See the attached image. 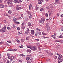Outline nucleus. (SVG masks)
I'll list each match as a JSON object with an SVG mask.
<instances>
[{
  "mask_svg": "<svg viewBox=\"0 0 63 63\" xmlns=\"http://www.w3.org/2000/svg\"><path fill=\"white\" fill-rule=\"evenodd\" d=\"M37 47H32V50H36V49H37Z\"/></svg>",
  "mask_w": 63,
  "mask_h": 63,
  "instance_id": "13",
  "label": "nucleus"
},
{
  "mask_svg": "<svg viewBox=\"0 0 63 63\" xmlns=\"http://www.w3.org/2000/svg\"><path fill=\"white\" fill-rule=\"evenodd\" d=\"M45 20V18L44 17H42L41 18V20L40 21V23H41L43 24Z\"/></svg>",
  "mask_w": 63,
  "mask_h": 63,
  "instance_id": "2",
  "label": "nucleus"
},
{
  "mask_svg": "<svg viewBox=\"0 0 63 63\" xmlns=\"http://www.w3.org/2000/svg\"><path fill=\"white\" fill-rule=\"evenodd\" d=\"M19 33L20 34H20H22V32H19Z\"/></svg>",
  "mask_w": 63,
  "mask_h": 63,
  "instance_id": "55",
  "label": "nucleus"
},
{
  "mask_svg": "<svg viewBox=\"0 0 63 63\" xmlns=\"http://www.w3.org/2000/svg\"><path fill=\"white\" fill-rule=\"evenodd\" d=\"M49 25V23H47L46 25L47 26H48V25Z\"/></svg>",
  "mask_w": 63,
  "mask_h": 63,
  "instance_id": "43",
  "label": "nucleus"
},
{
  "mask_svg": "<svg viewBox=\"0 0 63 63\" xmlns=\"http://www.w3.org/2000/svg\"><path fill=\"white\" fill-rule=\"evenodd\" d=\"M27 29L28 30H28V31L29 32V31H30V30L29 29V28H27Z\"/></svg>",
  "mask_w": 63,
  "mask_h": 63,
  "instance_id": "53",
  "label": "nucleus"
},
{
  "mask_svg": "<svg viewBox=\"0 0 63 63\" xmlns=\"http://www.w3.org/2000/svg\"><path fill=\"white\" fill-rule=\"evenodd\" d=\"M4 5L3 4H0V8H4Z\"/></svg>",
  "mask_w": 63,
  "mask_h": 63,
  "instance_id": "7",
  "label": "nucleus"
},
{
  "mask_svg": "<svg viewBox=\"0 0 63 63\" xmlns=\"http://www.w3.org/2000/svg\"><path fill=\"white\" fill-rule=\"evenodd\" d=\"M29 31H28V30H26L25 31V34H28V33H29Z\"/></svg>",
  "mask_w": 63,
  "mask_h": 63,
  "instance_id": "21",
  "label": "nucleus"
},
{
  "mask_svg": "<svg viewBox=\"0 0 63 63\" xmlns=\"http://www.w3.org/2000/svg\"><path fill=\"white\" fill-rule=\"evenodd\" d=\"M4 16H8V15H7V14H4Z\"/></svg>",
  "mask_w": 63,
  "mask_h": 63,
  "instance_id": "54",
  "label": "nucleus"
},
{
  "mask_svg": "<svg viewBox=\"0 0 63 63\" xmlns=\"http://www.w3.org/2000/svg\"><path fill=\"white\" fill-rule=\"evenodd\" d=\"M57 54L58 55H59V56H60L61 55L60 54L58 53H57Z\"/></svg>",
  "mask_w": 63,
  "mask_h": 63,
  "instance_id": "41",
  "label": "nucleus"
},
{
  "mask_svg": "<svg viewBox=\"0 0 63 63\" xmlns=\"http://www.w3.org/2000/svg\"><path fill=\"white\" fill-rule=\"evenodd\" d=\"M25 41V39H21V42L22 43V42H23Z\"/></svg>",
  "mask_w": 63,
  "mask_h": 63,
  "instance_id": "14",
  "label": "nucleus"
},
{
  "mask_svg": "<svg viewBox=\"0 0 63 63\" xmlns=\"http://www.w3.org/2000/svg\"><path fill=\"white\" fill-rule=\"evenodd\" d=\"M20 56H25V55H24L22 54H20Z\"/></svg>",
  "mask_w": 63,
  "mask_h": 63,
  "instance_id": "30",
  "label": "nucleus"
},
{
  "mask_svg": "<svg viewBox=\"0 0 63 63\" xmlns=\"http://www.w3.org/2000/svg\"><path fill=\"white\" fill-rule=\"evenodd\" d=\"M20 28L19 27H18L17 28V30H20Z\"/></svg>",
  "mask_w": 63,
  "mask_h": 63,
  "instance_id": "37",
  "label": "nucleus"
},
{
  "mask_svg": "<svg viewBox=\"0 0 63 63\" xmlns=\"http://www.w3.org/2000/svg\"><path fill=\"white\" fill-rule=\"evenodd\" d=\"M8 14H11L12 13V11H11V10H9L8 11Z\"/></svg>",
  "mask_w": 63,
  "mask_h": 63,
  "instance_id": "15",
  "label": "nucleus"
},
{
  "mask_svg": "<svg viewBox=\"0 0 63 63\" xmlns=\"http://www.w3.org/2000/svg\"><path fill=\"white\" fill-rule=\"evenodd\" d=\"M59 2V0H56L55 1V2L54 3V4L55 5H57V4H58Z\"/></svg>",
  "mask_w": 63,
  "mask_h": 63,
  "instance_id": "6",
  "label": "nucleus"
},
{
  "mask_svg": "<svg viewBox=\"0 0 63 63\" xmlns=\"http://www.w3.org/2000/svg\"><path fill=\"white\" fill-rule=\"evenodd\" d=\"M30 60L32 62V61H33V59L32 58Z\"/></svg>",
  "mask_w": 63,
  "mask_h": 63,
  "instance_id": "46",
  "label": "nucleus"
},
{
  "mask_svg": "<svg viewBox=\"0 0 63 63\" xmlns=\"http://www.w3.org/2000/svg\"><path fill=\"white\" fill-rule=\"evenodd\" d=\"M31 34L32 35H34V33H35V32H34V30H31Z\"/></svg>",
  "mask_w": 63,
  "mask_h": 63,
  "instance_id": "5",
  "label": "nucleus"
},
{
  "mask_svg": "<svg viewBox=\"0 0 63 63\" xmlns=\"http://www.w3.org/2000/svg\"><path fill=\"white\" fill-rule=\"evenodd\" d=\"M42 34L43 35H47V33L43 32H42Z\"/></svg>",
  "mask_w": 63,
  "mask_h": 63,
  "instance_id": "17",
  "label": "nucleus"
},
{
  "mask_svg": "<svg viewBox=\"0 0 63 63\" xmlns=\"http://www.w3.org/2000/svg\"><path fill=\"white\" fill-rule=\"evenodd\" d=\"M16 42H20V41H19V40L17 39L16 40Z\"/></svg>",
  "mask_w": 63,
  "mask_h": 63,
  "instance_id": "58",
  "label": "nucleus"
},
{
  "mask_svg": "<svg viewBox=\"0 0 63 63\" xmlns=\"http://www.w3.org/2000/svg\"><path fill=\"white\" fill-rule=\"evenodd\" d=\"M32 7V5L30 4L29 6V9L30 10L31 9V7Z\"/></svg>",
  "mask_w": 63,
  "mask_h": 63,
  "instance_id": "23",
  "label": "nucleus"
},
{
  "mask_svg": "<svg viewBox=\"0 0 63 63\" xmlns=\"http://www.w3.org/2000/svg\"><path fill=\"white\" fill-rule=\"evenodd\" d=\"M35 40L37 41H39V39H35Z\"/></svg>",
  "mask_w": 63,
  "mask_h": 63,
  "instance_id": "63",
  "label": "nucleus"
},
{
  "mask_svg": "<svg viewBox=\"0 0 63 63\" xmlns=\"http://www.w3.org/2000/svg\"><path fill=\"white\" fill-rule=\"evenodd\" d=\"M26 59L27 60H29L30 59V58L29 57H28L26 58Z\"/></svg>",
  "mask_w": 63,
  "mask_h": 63,
  "instance_id": "28",
  "label": "nucleus"
},
{
  "mask_svg": "<svg viewBox=\"0 0 63 63\" xmlns=\"http://www.w3.org/2000/svg\"><path fill=\"white\" fill-rule=\"evenodd\" d=\"M25 20L26 21H27L28 20V18H27V17H25Z\"/></svg>",
  "mask_w": 63,
  "mask_h": 63,
  "instance_id": "24",
  "label": "nucleus"
},
{
  "mask_svg": "<svg viewBox=\"0 0 63 63\" xmlns=\"http://www.w3.org/2000/svg\"><path fill=\"white\" fill-rule=\"evenodd\" d=\"M14 1V3H19V2H18V0H15Z\"/></svg>",
  "mask_w": 63,
  "mask_h": 63,
  "instance_id": "19",
  "label": "nucleus"
},
{
  "mask_svg": "<svg viewBox=\"0 0 63 63\" xmlns=\"http://www.w3.org/2000/svg\"><path fill=\"white\" fill-rule=\"evenodd\" d=\"M13 50V49H11L8 50V51H12Z\"/></svg>",
  "mask_w": 63,
  "mask_h": 63,
  "instance_id": "40",
  "label": "nucleus"
},
{
  "mask_svg": "<svg viewBox=\"0 0 63 63\" xmlns=\"http://www.w3.org/2000/svg\"><path fill=\"white\" fill-rule=\"evenodd\" d=\"M16 50H17V49H15L13 50V51H16Z\"/></svg>",
  "mask_w": 63,
  "mask_h": 63,
  "instance_id": "42",
  "label": "nucleus"
},
{
  "mask_svg": "<svg viewBox=\"0 0 63 63\" xmlns=\"http://www.w3.org/2000/svg\"><path fill=\"white\" fill-rule=\"evenodd\" d=\"M26 12L28 15H30V16H32V15H31L32 13H31L30 12H29L28 11H26Z\"/></svg>",
  "mask_w": 63,
  "mask_h": 63,
  "instance_id": "3",
  "label": "nucleus"
},
{
  "mask_svg": "<svg viewBox=\"0 0 63 63\" xmlns=\"http://www.w3.org/2000/svg\"><path fill=\"white\" fill-rule=\"evenodd\" d=\"M38 3L39 4H42V2L40 0H38Z\"/></svg>",
  "mask_w": 63,
  "mask_h": 63,
  "instance_id": "18",
  "label": "nucleus"
},
{
  "mask_svg": "<svg viewBox=\"0 0 63 63\" xmlns=\"http://www.w3.org/2000/svg\"><path fill=\"white\" fill-rule=\"evenodd\" d=\"M27 63H31V62H30V61H27Z\"/></svg>",
  "mask_w": 63,
  "mask_h": 63,
  "instance_id": "52",
  "label": "nucleus"
},
{
  "mask_svg": "<svg viewBox=\"0 0 63 63\" xmlns=\"http://www.w3.org/2000/svg\"><path fill=\"white\" fill-rule=\"evenodd\" d=\"M16 10H20L21 9V8L19 6H17L16 7Z\"/></svg>",
  "mask_w": 63,
  "mask_h": 63,
  "instance_id": "4",
  "label": "nucleus"
},
{
  "mask_svg": "<svg viewBox=\"0 0 63 63\" xmlns=\"http://www.w3.org/2000/svg\"><path fill=\"white\" fill-rule=\"evenodd\" d=\"M18 61L20 62V63H22V61L21 60Z\"/></svg>",
  "mask_w": 63,
  "mask_h": 63,
  "instance_id": "36",
  "label": "nucleus"
},
{
  "mask_svg": "<svg viewBox=\"0 0 63 63\" xmlns=\"http://www.w3.org/2000/svg\"><path fill=\"white\" fill-rule=\"evenodd\" d=\"M27 47H28V48H31V49H32L31 48V47H29V46H27Z\"/></svg>",
  "mask_w": 63,
  "mask_h": 63,
  "instance_id": "48",
  "label": "nucleus"
},
{
  "mask_svg": "<svg viewBox=\"0 0 63 63\" xmlns=\"http://www.w3.org/2000/svg\"><path fill=\"white\" fill-rule=\"evenodd\" d=\"M28 26H29V27L31 26V23L30 22H28Z\"/></svg>",
  "mask_w": 63,
  "mask_h": 63,
  "instance_id": "16",
  "label": "nucleus"
},
{
  "mask_svg": "<svg viewBox=\"0 0 63 63\" xmlns=\"http://www.w3.org/2000/svg\"><path fill=\"white\" fill-rule=\"evenodd\" d=\"M11 29V28L10 27H7V29H8V30H10V29Z\"/></svg>",
  "mask_w": 63,
  "mask_h": 63,
  "instance_id": "45",
  "label": "nucleus"
},
{
  "mask_svg": "<svg viewBox=\"0 0 63 63\" xmlns=\"http://www.w3.org/2000/svg\"><path fill=\"white\" fill-rule=\"evenodd\" d=\"M11 59H14L15 58V57H14V56H11Z\"/></svg>",
  "mask_w": 63,
  "mask_h": 63,
  "instance_id": "35",
  "label": "nucleus"
},
{
  "mask_svg": "<svg viewBox=\"0 0 63 63\" xmlns=\"http://www.w3.org/2000/svg\"><path fill=\"white\" fill-rule=\"evenodd\" d=\"M43 8H42L40 9V11H43Z\"/></svg>",
  "mask_w": 63,
  "mask_h": 63,
  "instance_id": "47",
  "label": "nucleus"
},
{
  "mask_svg": "<svg viewBox=\"0 0 63 63\" xmlns=\"http://www.w3.org/2000/svg\"><path fill=\"white\" fill-rule=\"evenodd\" d=\"M27 51L29 52H31V51L30 50H27Z\"/></svg>",
  "mask_w": 63,
  "mask_h": 63,
  "instance_id": "33",
  "label": "nucleus"
},
{
  "mask_svg": "<svg viewBox=\"0 0 63 63\" xmlns=\"http://www.w3.org/2000/svg\"><path fill=\"white\" fill-rule=\"evenodd\" d=\"M60 47V46L59 45L57 47V48H59Z\"/></svg>",
  "mask_w": 63,
  "mask_h": 63,
  "instance_id": "32",
  "label": "nucleus"
},
{
  "mask_svg": "<svg viewBox=\"0 0 63 63\" xmlns=\"http://www.w3.org/2000/svg\"><path fill=\"white\" fill-rule=\"evenodd\" d=\"M8 1L10 3L12 2V0H9V1Z\"/></svg>",
  "mask_w": 63,
  "mask_h": 63,
  "instance_id": "49",
  "label": "nucleus"
},
{
  "mask_svg": "<svg viewBox=\"0 0 63 63\" xmlns=\"http://www.w3.org/2000/svg\"><path fill=\"white\" fill-rule=\"evenodd\" d=\"M19 0V1L20 2H22V0Z\"/></svg>",
  "mask_w": 63,
  "mask_h": 63,
  "instance_id": "61",
  "label": "nucleus"
},
{
  "mask_svg": "<svg viewBox=\"0 0 63 63\" xmlns=\"http://www.w3.org/2000/svg\"><path fill=\"white\" fill-rule=\"evenodd\" d=\"M61 29L62 31H63V27H62L61 28Z\"/></svg>",
  "mask_w": 63,
  "mask_h": 63,
  "instance_id": "51",
  "label": "nucleus"
},
{
  "mask_svg": "<svg viewBox=\"0 0 63 63\" xmlns=\"http://www.w3.org/2000/svg\"><path fill=\"white\" fill-rule=\"evenodd\" d=\"M15 23L17 24H19V22H15Z\"/></svg>",
  "mask_w": 63,
  "mask_h": 63,
  "instance_id": "27",
  "label": "nucleus"
},
{
  "mask_svg": "<svg viewBox=\"0 0 63 63\" xmlns=\"http://www.w3.org/2000/svg\"><path fill=\"white\" fill-rule=\"evenodd\" d=\"M35 36L36 37H37L38 36V32H35Z\"/></svg>",
  "mask_w": 63,
  "mask_h": 63,
  "instance_id": "29",
  "label": "nucleus"
},
{
  "mask_svg": "<svg viewBox=\"0 0 63 63\" xmlns=\"http://www.w3.org/2000/svg\"><path fill=\"white\" fill-rule=\"evenodd\" d=\"M61 17H63V14H62L61 15Z\"/></svg>",
  "mask_w": 63,
  "mask_h": 63,
  "instance_id": "64",
  "label": "nucleus"
},
{
  "mask_svg": "<svg viewBox=\"0 0 63 63\" xmlns=\"http://www.w3.org/2000/svg\"><path fill=\"white\" fill-rule=\"evenodd\" d=\"M61 56H59L58 57V59L60 60H63L62 59H61L62 58V57L63 56L62 55H61Z\"/></svg>",
  "mask_w": 63,
  "mask_h": 63,
  "instance_id": "8",
  "label": "nucleus"
},
{
  "mask_svg": "<svg viewBox=\"0 0 63 63\" xmlns=\"http://www.w3.org/2000/svg\"><path fill=\"white\" fill-rule=\"evenodd\" d=\"M55 42H59V41L58 40H56V41H55Z\"/></svg>",
  "mask_w": 63,
  "mask_h": 63,
  "instance_id": "50",
  "label": "nucleus"
},
{
  "mask_svg": "<svg viewBox=\"0 0 63 63\" xmlns=\"http://www.w3.org/2000/svg\"><path fill=\"white\" fill-rule=\"evenodd\" d=\"M63 61V60H59L58 61V63H60Z\"/></svg>",
  "mask_w": 63,
  "mask_h": 63,
  "instance_id": "12",
  "label": "nucleus"
},
{
  "mask_svg": "<svg viewBox=\"0 0 63 63\" xmlns=\"http://www.w3.org/2000/svg\"><path fill=\"white\" fill-rule=\"evenodd\" d=\"M51 61V60L49 59H47V62H48L49 61Z\"/></svg>",
  "mask_w": 63,
  "mask_h": 63,
  "instance_id": "31",
  "label": "nucleus"
},
{
  "mask_svg": "<svg viewBox=\"0 0 63 63\" xmlns=\"http://www.w3.org/2000/svg\"><path fill=\"white\" fill-rule=\"evenodd\" d=\"M26 39L27 40H29V38L28 37H27L26 38Z\"/></svg>",
  "mask_w": 63,
  "mask_h": 63,
  "instance_id": "38",
  "label": "nucleus"
},
{
  "mask_svg": "<svg viewBox=\"0 0 63 63\" xmlns=\"http://www.w3.org/2000/svg\"><path fill=\"white\" fill-rule=\"evenodd\" d=\"M13 27L14 28H16V26L14 25H13Z\"/></svg>",
  "mask_w": 63,
  "mask_h": 63,
  "instance_id": "57",
  "label": "nucleus"
},
{
  "mask_svg": "<svg viewBox=\"0 0 63 63\" xmlns=\"http://www.w3.org/2000/svg\"><path fill=\"white\" fill-rule=\"evenodd\" d=\"M10 2H9V1H8V2H7V3L8 4V5H10Z\"/></svg>",
  "mask_w": 63,
  "mask_h": 63,
  "instance_id": "59",
  "label": "nucleus"
},
{
  "mask_svg": "<svg viewBox=\"0 0 63 63\" xmlns=\"http://www.w3.org/2000/svg\"><path fill=\"white\" fill-rule=\"evenodd\" d=\"M7 56H10V55H11V54H9V53H7Z\"/></svg>",
  "mask_w": 63,
  "mask_h": 63,
  "instance_id": "56",
  "label": "nucleus"
},
{
  "mask_svg": "<svg viewBox=\"0 0 63 63\" xmlns=\"http://www.w3.org/2000/svg\"><path fill=\"white\" fill-rule=\"evenodd\" d=\"M38 34L40 35V36H41L42 34H41V33L40 32H38Z\"/></svg>",
  "mask_w": 63,
  "mask_h": 63,
  "instance_id": "34",
  "label": "nucleus"
},
{
  "mask_svg": "<svg viewBox=\"0 0 63 63\" xmlns=\"http://www.w3.org/2000/svg\"><path fill=\"white\" fill-rule=\"evenodd\" d=\"M13 19L14 22H16V20L17 19V18L16 17H14Z\"/></svg>",
  "mask_w": 63,
  "mask_h": 63,
  "instance_id": "9",
  "label": "nucleus"
},
{
  "mask_svg": "<svg viewBox=\"0 0 63 63\" xmlns=\"http://www.w3.org/2000/svg\"><path fill=\"white\" fill-rule=\"evenodd\" d=\"M63 38V36L62 35H60L58 37V38Z\"/></svg>",
  "mask_w": 63,
  "mask_h": 63,
  "instance_id": "20",
  "label": "nucleus"
},
{
  "mask_svg": "<svg viewBox=\"0 0 63 63\" xmlns=\"http://www.w3.org/2000/svg\"><path fill=\"white\" fill-rule=\"evenodd\" d=\"M8 58V59H10V60H12V58H11V56H8L7 57Z\"/></svg>",
  "mask_w": 63,
  "mask_h": 63,
  "instance_id": "26",
  "label": "nucleus"
},
{
  "mask_svg": "<svg viewBox=\"0 0 63 63\" xmlns=\"http://www.w3.org/2000/svg\"><path fill=\"white\" fill-rule=\"evenodd\" d=\"M22 26H24V22H23L22 23Z\"/></svg>",
  "mask_w": 63,
  "mask_h": 63,
  "instance_id": "62",
  "label": "nucleus"
},
{
  "mask_svg": "<svg viewBox=\"0 0 63 63\" xmlns=\"http://www.w3.org/2000/svg\"><path fill=\"white\" fill-rule=\"evenodd\" d=\"M46 17H48V14H47V13H46Z\"/></svg>",
  "mask_w": 63,
  "mask_h": 63,
  "instance_id": "39",
  "label": "nucleus"
},
{
  "mask_svg": "<svg viewBox=\"0 0 63 63\" xmlns=\"http://www.w3.org/2000/svg\"><path fill=\"white\" fill-rule=\"evenodd\" d=\"M19 47H20V48H23V45H21L19 46Z\"/></svg>",
  "mask_w": 63,
  "mask_h": 63,
  "instance_id": "44",
  "label": "nucleus"
},
{
  "mask_svg": "<svg viewBox=\"0 0 63 63\" xmlns=\"http://www.w3.org/2000/svg\"><path fill=\"white\" fill-rule=\"evenodd\" d=\"M57 58V56H55V59H56Z\"/></svg>",
  "mask_w": 63,
  "mask_h": 63,
  "instance_id": "60",
  "label": "nucleus"
},
{
  "mask_svg": "<svg viewBox=\"0 0 63 63\" xmlns=\"http://www.w3.org/2000/svg\"><path fill=\"white\" fill-rule=\"evenodd\" d=\"M47 32L49 31V28L50 27H48L47 28Z\"/></svg>",
  "mask_w": 63,
  "mask_h": 63,
  "instance_id": "22",
  "label": "nucleus"
},
{
  "mask_svg": "<svg viewBox=\"0 0 63 63\" xmlns=\"http://www.w3.org/2000/svg\"><path fill=\"white\" fill-rule=\"evenodd\" d=\"M46 52H47V53H48V54H49V55H51V53H49V52H48V50H47Z\"/></svg>",
  "mask_w": 63,
  "mask_h": 63,
  "instance_id": "25",
  "label": "nucleus"
},
{
  "mask_svg": "<svg viewBox=\"0 0 63 63\" xmlns=\"http://www.w3.org/2000/svg\"><path fill=\"white\" fill-rule=\"evenodd\" d=\"M46 38H48V37H45L44 36H42V38L43 39H46Z\"/></svg>",
  "mask_w": 63,
  "mask_h": 63,
  "instance_id": "10",
  "label": "nucleus"
},
{
  "mask_svg": "<svg viewBox=\"0 0 63 63\" xmlns=\"http://www.w3.org/2000/svg\"><path fill=\"white\" fill-rule=\"evenodd\" d=\"M51 37H52V38H53L54 39H56V38L55 36L54 35H51Z\"/></svg>",
  "mask_w": 63,
  "mask_h": 63,
  "instance_id": "11",
  "label": "nucleus"
},
{
  "mask_svg": "<svg viewBox=\"0 0 63 63\" xmlns=\"http://www.w3.org/2000/svg\"><path fill=\"white\" fill-rule=\"evenodd\" d=\"M6 30V26H5L3 27V29L0 30V32H5Z\"/></svg>",
  "mask_w": 63,
  "mask_h": 63,
  "instance_id": "1",
  "label": "nucleus"
}]
</instances>
